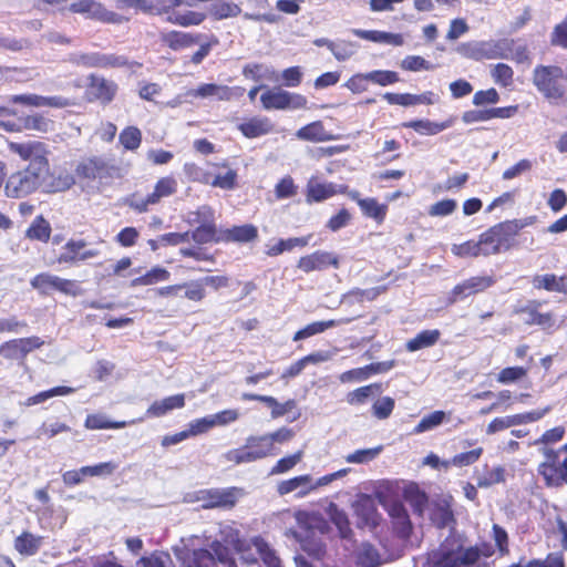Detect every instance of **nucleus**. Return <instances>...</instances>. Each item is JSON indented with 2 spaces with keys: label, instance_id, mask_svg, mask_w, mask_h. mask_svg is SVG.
Returning a JSON list of instances; mask_svg holds the SVG:
<instances>
[{
  "label": "nucleus",
  "instance_id": "nucleus-22",
  "mask_svg": "<svg viewBox=\"0 0 567 567\" xmlns=\"http://www.w3.org/2000/svg\"><path fill=\"white\" fill-rule=\"evenodd\" d=\"M540 301L529 300L525 306L517 308L515 313L527 315L525 319V324L527 326H538L544 330L551 329L555 326L554 313L550 311L540 312Z\"/></svg>",
  "mask_w": 567,
  "mask_h": 567
},
{
  "label": "nucleus",
  "instance_id": "nucleus-6",
  "mask_svg": "<svg viewBox=\"0 0 567 567\" xmlns=\"http://www.w3.org/2000/svg\"><path fill=\"white\" fill-rule=\"evenodd\" d=\"M276 447L271 445V441L264 435H250L246 439L243 446L229 450L225 454V458L236 465L243 463H251L258 460L275 455Z\"/></svg>",
  "mask_w": 567,
  "mask_h": 567
},
{
  "label": "nucleus",
  "instance_id": "nucleus-7",
  "mask_svg": "<svg viewBox=\"0 0 567 567\" xmlns=\"http://www.w3.org/2000/svg\"><path fill=\"white\" fill-rule=\"evenodd\" d=\"M75 175L81 179H97L100 184L109 185L114 179L122 178V169L101 156H91L82 159L76 165Z\"/></svg>",
  "mask_w": 567,
  "mask_h": 567
},
{
  "label": "nucleus",
  "instance_id": "nucleus-12",
  "mask_svg": "<svg viewBox=\"0 0 567 567\" xmlns=\"http://www.w3.org/2000/svg\"><path fill=\"white\" fill-rule=\"evenodd\" d=\"M177 192V182L173 176L161 177L152 193L144 198L128 199L127 205L138 214L146 213L150 206L157 205L163 198L169 197Z\"/></svg>",
  "mask_w": 567,
  "mask_h": 567
},
{
  "label": "nucleus",
  "instance_id": "nucleus-27",
  "mask_svg": "<svg viewBox=\"0 0 567 567\" xmlns=\"http://www.w3.org/2000/svg\"><path fill=\"white\" fill-rule=\"evenodd\" d=\"M185 406V394L178 393L154 401L146 410L147 417H162L176 409Z\"/></svg>",
  "mask_w": 567,
  "mask_h": 567
},
{
  "label": "nucleus",
  "instance_id": "nucleus-10",
  "mask_svg": "<svg viewBox=\"0 0 567 567\" xmlns=\"http://www.w3.org/2000/svg\"><path fill=\"white\" fill-rule=\"evenodd\" d=\"M260 102L265 110H299L307 107L306 96L291 93L280 87L267 89L260 95Z\"/></svg>",
  "mask_w": 567,
  "mask_h": 567
},
{
  "label": "nucleus",
  "instance_id": "nucleus-32",
  "mask_svg": "<svg viewBox=\"0 0 567 567\" xmlns=\"http://www.w3.org/2000/svg\"><path fill=\"white\" fill-rule=\"evenodd\" d=\"M454 123L453 118L443 122H433L430 120H412L403 122L402 127L412 128L421 135H436L444 130L451 127Z\"/></svg>",
  "mask_w": 567,
  "mask_h": 567
},
{
  "label": "nucleus",
  "instance_id": "nucleus-40",
  "mask_svg": "<svg viewBox=\"0 0 567 567\" xmlns=\"http://www.w3.org/2000/svg\"><path fill=\"white\" fill-rule=\"evenodd\" d=\"M440 337L441 331L439 329L422 330L405 343V348L409 352H415L434 346L440 340Z\"/></svg>",
  "mask_w": 567,
  "mask_h": 567
},
{
  "label": "nucleus",
  "instance_id": "nucleus-15",
  "mask_svg": "<svg viewBox=\"0 0 567 567\" xmlns=\"http://www.w3.org/2000/svg\"><path fill=\"white\" fill-rule=\"evenodd\" d=\"M495 282L494 276H472L452 288L449 295V302L455 303L471 296L484 292L494 286Z\"/></svg>",
  "mask_w": 567,
  "mask_h": 567
},
{
  "label": "nucleus",
  "instance_id": "nucleus-62",
  "mask_svg": "<svg viewBox=\"0 0 567 567\" xmlns=\"http://www.w3.org/2000/svg\"><path fill=\"white\" fill-rule=\"evenodd\" d=\"M183 172L188 182L200 183L207 185L209 182V173L205 172L196 163L187 162L183 166Z\"/></svg>",
  "mask_w": 567,
  "mask_h": 567
},
{
  "label": "nucleus",
  "instance_id": "nucleus-56",
  "mask_svg": "<svg viewBox=\"0 0 567 567\" xmlns=\"http://www.w3.org/2000/svg\"><path fill=\"white\" fill-rule=\"evenodd\" d=\"M205 42L199 44V48L192 54L190 63L194 65L200 64L210 53L213 48L219 44V39L215 34L204 35Z\"/></svg>",
  "mask_w": 567,
  "mask_h": 567
},
{
  "label": "nucleus",
  "instance_id": "nucleus-41",
  "mask_svg": "<svg viewBox=\"0 0 567 567\" xmlns=\"http://www.w3.org/2000/svg\"><path fill=\"white\" fill-rule=\"evenodd\" d=\"M328 513L330 520L338 528L339 536L343 539H350L353 536V532L351 529L347 513L343 509H340L334 503L329 505Z\"/></svg>",
  "mask_w": 567,
  "mask_h": 567
},
{
  "label": "nucleus",
  "instance_id": "nucleus-16",
  "mask_svg": "<svg viewBox=\"0 0 567 567\" xmlns=\"http://www.w3.org/2000/svg\"><path fill=\"white\" fill-rule=\"evenodd\" d=\"M53 122L42 113H32L20 117L18 121H0V128L8 133H20L22 131H35L47 133L51 130Z\"/></svg>",
  "mask_w": 567,
  "mask_h": 567
},
{
  "label": "nucleus",
  "instance_id": "nucleus-54",
  "mask_svg": "<svg viewBox=\"0 0 567 567\" xmlns=\"http://www.w3.org/2000/svg\"><path fill=\"white\" fill-rule=\"evenodd\" d=\"M268 408L271 409V417L278 419L287 413L291 412L297 406V402L293 399H289L284 403H279L276 398L271 395H265L264 402Z\"/></svg>",
  "mask_w": 567,
  "mask_h": 567
},
{
  "label": "nucleus",
  "instance_id": "nucleus-58",
  "mask_svg": "<svg viewBox=\"0 0 567 567\" xmlns=\"http://www.w3.org/2000/svg\"><path fill=\"white\" fill-rule=\"evenodd\" d=\"M445 419L444 411H434L421 419V421L413 429L414 434H420L430 431L443 423Z\"/></svg>",
  "mask_w": 567,
  "mask_h": 567
},
{
  "label": "nucleus",
  "instance_id": "nucleus-53",
  "mask_svg": "<svg viewBox=\"0 0 567 567\" xmlns=\"http://www.w3.org/2000/svg\"><path fill=\"white\" fill-rule=\"evenodd\" d=\"M391 515L396 519L395 528L398 529L400 536L409 537L412 530V524L403 505H393L391 509Z\"/></svg>",
  "mask_w": 567,
  "mask_h": 567
},
{
  "label": "nucleus",
  "instance_id": "nucleus-3",
  "mask_svg": "<svg viewBox=\"0 0 567 567\" xmlns=\"http://www.w3.org/2000/svg\"><path fill=\"white\" fill-rule=\"evenodd\" d=\"M179 558L185 567H238L230 548L219 540L209 548H186Z\"/></svg>",
  "mask_w": 567,
  "mask_h": 567
},
{
  "label": "nucleus",
  "instance_id": "nucleus-45",
  "mask_svg": "<svg viewBox=\"0 0 567 567\" xmlns=\"http://www.w3.org/2000/svg\"><path fill=\"white\" fill-rule=\"evenodd\" d=\"M338 323L339 322L336 320L313 321V322L307 324L306 327H303L302 329L298 330L293 334L292 340L300 341V340L308 339L312 336L322 333L326 330L338 326Z\"/></svg>",
  "mask_w": 567,
  "mask_h": 567
},
{
  "label": "nucleus",
  "instance_id": "nucleus-46",
  "mask_svg": "<svg viewBox=\"0 0 567 567\" xmlns=\"http://www.w3.org/2000/svg\"><path fill=\"white\" fill-rule=\"evenodd\" d=\"M451 251L458 258H477L483 256L480 237L477 240L470 239L464 243L453 245Z\"/></svg>",
  "mask_w": 567,
  "mask_h": 567
},
{
  "label": "nucleus",
  "instance_id": "nucleus-1",
  "mask_svg": "<svg viewBox=\"0 0 567 567\" xmlns=\"http://www.w3.org/2000/svg\"><path fill=\"white\" fill-rule=\"evenodd\" d=\"M8 147L20 159L29 162L24 167L10 175L7 174L3 193L8 198L18 199L37 192L53 193L61 189L45 184L50 175V162L49 152L43 142H11Z\"/></svg>",
  "mask_w": 567,
  "mask_h": 567
},
{
  "label": "nucleus",
  "instance_id": "nucleus-33",
  "mask_svg": "<svg viewBox=\"0 0 567 567\" xmlns=\"http://www.w3.org/2000/svg\"><path fill=\"white\" fill-rule=\"evenodd\" d=\"M338 194V186L332 183L310 181L306 188L307 203H320Z\"/></svg>",
  "mask_w": 567,
  "mask_h": 567
},
{
  "label": "nucleus",
  "instance_id": "nucleus-26",
  "mask_svg": "<svg viewBox=\"0 0 567 567\" xmlns=\"http://www.w3.org/2000/svg\"><path fill=\"white\" fill-rule=\"evenodd\" d=\"M258 228L255 225L245 224L223 229V235L220 239L225 244H247L255 241L258 238Z\"/></svg>",
  "mask_w": 567,
  "mask_h": 567
},
{
  "label": "nucleus",
  "instance_id": "nucleus-24",
  "mask_svg": "<svg viewBox=\"0 0 567 567\" xmlns=\"http://www.w3.org/2000/svg\"><path fill=\"white\" fill-rule=\"evenodd\" d=\"M275 130L270 118L254 116L238 125V131L247 138H257L272 133Z\"/></svg>",
  "mask_w": 567,
  "mask_h": 567
},
{
  "label": "nucleus",
  "instance_id": "nucleus-35",
  "mask_svg": "<svg viewBox=\"0 0 567 567\" xmlns=\"http://www.w3.org/2000/svg\"><path fill=\"white\" fill-rule=\"evenodd\" d=\"M352 33L360 39L375 42V43H390L393 45H402L403 44V38L399 33H390V32L378 31V30H361V29H353Z\"/></svg>",
  "mask_w": 567,
  "mask_h": 567
},
{
  "label": "nucleus",
  "instance_id": "nucleus-31",
  "mask_svg": "<svg viewBox=\"0 0 567 567\" xmlns=\"http://www.w3.org/2000/svg\"><path fill=\"white\" fill-rule=\"evenodd\" d=\"M52 235V227L50 221L43 216L38 215L31 221L24 231V237L30 241H39L42 244L49 243Z\"/></svg>",
  "mask_w": 567,
  "mask_h": 567
},
{
  "label": "nucleus",
  "instance_id": "nucleus-43",
  "mask_svg": "<svg viewBox=\"0 0 567 567\" xmlns=\"http://www.w3.org/2000/svg\"><path fill=\"white\" fill-rule=\"evenodd\" d=\"M143 135L137 126L124 127L118 135V142L124 151L135 152L142 144Z\"/></svg>",
  "mask_w": 567,
  "mask_h": 567
},
{
  "label": "nucleus",
  "instance_id": "nucleus-20",
  "mask_svg": "<svg viewBox=\"0 0 567 567\" xmlns=\"http://www.w3.org/2000/svg\"><path fill=\"white\" fill-rule=\"evenodd\" d=\"M244 93V89L240 86L230 87L228 85H221L216 83H204L192 89L187 92L190 97H214L218 101H230L235 97L240 96Z\"/></svg>",
  "mask_w": 567,
  "mask_h": 567
},
{
  "label": "nucleus",
  "instance_id": "nucleus-13",
  "mask_svg": "<svg viewBox=\"0 0 567 567\" xmlns=\"http://www.w3.org/2000/svg\"><path fill=\"white\" fill-rule=\"evenodd\" d=\"M43 344L44 341L38 336L10 339L0 344V355L9 361L23 363L29 353Z\"/></svg>",
  "mask_w": 567,
  "mask_h": 567
},
{
  "label": "nucleus",
  "instance_id": "nucleus-30",
  "mask_svg": "<svg viewBox=\"0 0 567 567\" xmlns=\"http://www.w3.org/2000/svg\"><path fill=\"white\" fill-rule=\"evenodd\" d=\"M296 137L312 143L328 142L334 138V136L326 130L322 121H313L303 125L296 132Z\"/></svg>",
  "mask_w": 567,
  "mask_h": 567
},
{
  "label": "nucleus",
  "instance_id": "nucleus-8",
  "mask_svg": "<svg viewBox=\"0 0 567 567\" xmlns=\"http://www.w3.org/2000/svg\"><path fill=\"white\" fill-rule=\"evenodd\" d=\"M544 461L538 464L537 473L547 487H561L567 485V455L563 458L559 451L551 447L542 449Z\"/></svg>",
  "mask_w": 567,
  "mask_h": 567
},
{
  "label": "nucleus",
  "instance_id": "nucleus-37",
  "mask_svg": "<svg viewBox=\"0 0 567 567\" xmlns=\"http://www.w3.org/2000/svg\"><path fill=\"white\" fill-rule=\"evenodd\" d=\"M311 235L303 237H291L287 239H279L277 244L268 246L265 254L268 257H277L285 251H291L296 247L303 248L309 245Z\"/></svg>",
  "mask_w": 567,
  "mask_h": 567
},
{
  "label": "nucleus",
  "instance_id": "nucleus-21",
  "mask_svg": "<svg viewBox=\"0 0 567 567\" xmlns=\"http://www.w3.org/2000/svg\"><path fill=\"white\" fill-rule=\"evenodd\" d=\"M86 246L83 239H70L63 246V251L56 257L58 265H76L80 261L97 256V251L93 249L84 250Z\"/></svg>",
  "mask_w": 567,
  "mask_h": 567
},
{
  "label": "nucleus",
  "instance_id": "nucleus-44",
  "mask_svg": "<svg viewBox=\"0 0 567 567\" xmlns=\"http://www.w3.org/2000/svg\"><path fill=\"white\" fill-rule=\"evenodd\" d=\"M81 63L86 68H114L118 66V59L114 55H106L99 52L86 53L80 56Z\"/></svg>",
  "mask_w": 567,
  "mask_h": 567
},
{
  "label": "nucleus",
  "instance_id": "nucleus-63",
  "mask_svg": "<svg viewBox=\"0 0 567 567\" xmlns=\"http://www.w3.org/2000/svg\"><path fill=\"white\" fill-rule=\"evenodd\" d=\"M527 372L524 367H507L498 372L496 380L502 384H509L525 378Z\"/></svg>",
  "mask_w": 567,
  "mask_h": 567
},
{
  "label": "nucleus",
  "instance_id": "nucleus-18",
  "mask_svg": "<svg viewBox=\"0 0 567 567\" xmlns=\"http://www.w3.org/2000/svg\"><path fill=\"white\" fill-rule=\"evenodd\" d=\"M9 101L13 104L34 107L48 106L53 109H65L78 105V101L75 99L64 96H42L38 94H16L11 95Z\"/></svg>",
  "mask_w": 567,
  "mask_h": 567
},
{
  "label": "nucleus",
  "instance_id": "nucleus-25",
  "mask_svg": "<svg viewBox=\"0 0 567 567\" xmlns=\"http://www.w3.org/2000/svg\"><path fill=\"white\" fill-rule=\"evenodd\" d=\"M250 12H246L244 18L255 22H266L268 24H276L281 21V17L269 11V0H248Z\"/></svg>",
  "mask_w": 567,
  "mask_h": 567
},
{
  "label": "nucleus",
  "instance_id": "nucleus-4",
  "mask_svg": "<svg viewBox=\"0 0 567 567\" xmlns=\"http://www.w3.org/2000/svg\"><path fill=\"white\" fill-rule=\"evenodd\" d=\"M522 226L517 220H505L480 234L483 257L499 255L515 246Z\"/></svg>",
  "mask_w": 567,
  "mask_h": 567
},
{
  "label": "nucleus",
  "instance_id": "nucleus-51",
  "mask_svg": "<svg viewBox=\"0 0 567 567\" xmlns=\"http://www.w3.org/2000/svg\"><path fill=\"white\" fill-rule=\"evenodd\" d=\"M74 390L70 386H65V385H59V386H54L52 389H49V390H45V391H42V392H39L32 396H29L23 405L24 406H31V405H35V404H40L53 396H58V395H68L70 393H72Z\"/></svg>",
  "mask_w": 567,
  "mask_h": 567
},
{
  "label": "nucleus",
  "instance_id": "nucleus-38",
  "mask_svg": "<svg viewBox=\"0 0 567 567\" xmlns=\"http://www.w3.org/2000/svg\"><path fill=\"white\" fill-rule=\"evenodd\" d=\"M171 278V272L162 267L154 266L150 270H147L144 275L136 277L131 280V287H141V286H153L158 282L167 281Z\"/></svg>",
  "mask_w": 567,
  "mask_h": 567
},
{
  "label": "nucleus",
  "instance_id": "nucleus-36",
  "mask_svg": "<svg viewBox=\"0 0 567 567\" xmlns=\"http://www.w3.org/2000/svg\"><path fill=\"white\" fill-rule=\"evenodd\" d=\"M140 417L137 422H142ZM136 421H110L103 414L93 413L85 417L84 426L89 430H106V429H123L127 425L135 424Z\"/></svg>",
  "mask_w": 567,
  "mask_h": 567
},
{
  "label": "nucleus",
  "instance_id": "nucleus-29",
  "mask_svg": "<svg viewBox=\"0 0 567 567\" xmlns=\"http://www.w3.org/2000/svg\"><path fill=\"white\" fill-rule=\"evenodd\" d=\"M297 489H299L297 494L299 497H305L311 492H313L311 475L303 474L295 476L289 480L281 481L277 485V492L281 496L287 495Z\"/></svg>",
  "mask_w": 567,
  "mask_h": 567
},
{
  "label": "nucleus",
  "instance_id": "nucleus-57",
  "mask_svg": "<svg viewBox=\"0 0 567 567\" xmlns=\"http://www.w3.org/2000/svg\"><path fill=\"white\" fill-rule=\"evenodd\" d=\"M302 456L303 452L299 450L291 455L281 457L270 468L269 475H279L291 471L302 460Z\"/></svg>",
  "mask_w": 567,
  "mask_h": 567
},
{
  "label": "nucleus",
  "instance_id": "nucleus-60",
  "mask_svg": "<svg viewBox=\"0 0 567 567\" xmlns=\"http://www.w3.org/2000/svg\"><path fill=\"white\" fill-rule=\"evenodd\" d=\"M482 454L483 447H476L471 451L454 455L452 460L445 462L444 465L447 466L449 464H452L457 467L470 466L476 463L481 458Z\"/></svg>",
  "mask_w": 567,
  "mask_h": 567
},
{
  "label": "nucleus",
  "instance_id": "nucleus-64",
  "mask_svg": "<svg viewBox=\"0 0 567 567\" xmlns=\"http://www.w3.org/2000/svg\"><path fill=\"white\" fill-rule=\"evenodd\" d=\"M550 44L567 49V17L555 25L550 35Z\"/></svg>",
  "mask_w": 567,
  "mask_h": 567
},
{
  "label": "nucleus",
  "instance_id": "nucleus-19",
  "mask_svg": "<svg viewBox=\"0 0 567 567\" xmlns=\"http://www.w3.org/2000/svg\"><path fill=\"white\" fill-rule=\"evenodd\" d=\"M240 488H210L202 492L199 499L204 508H233L237 501Z\"/></svg>",
  "mask_w": 567,
  "mask_h": 567
},
{
  "label": "nucleus",
  "instance_id": "nucleus-49",
  "mask_svg": "<svg viewBox=\"0 0 567 567\" xmlns=\"http://www.w3.org/2000/svg\"><path fill=\"white\" fill-rule=\"evenodd\" d=\"M181 286L184 292L181 297L192 302L199 303L206 298L207 292L200 279L181 282Z\"/></svg>",
  "mask_w": 567,
  "mask_h": 567
},
{
  "label": "nucleus",
  "instance_id": "nucleus-14",
  "mask_svg": "<svg viewBox=\"0 0 567 567\" xmlns=\"http://www.w3.org/2000/svg\"><path fill=\"white\" fill-rule=\"evenodd\" d=\"M117 91L118 85L113 80L97 74L87 76L85 97L90 103L99 102L102 105H109L115 99Z\"/></svg>",
  "mask_w": 567,
  "mask_h": 567
},
{
  "label": "nucleus",
  "instance_id": "nucleus-61",
  "mask_svg": "<svg viewBox=\"0 0 567 567\" xmlns=\"http://www.w3.org/2000/svg\"><path fill=\"white\" fill-rule=\"evenodd\" d=\"M367 78H369L370 82L380 86L392 85L400 81L398 72L390 70H374L368 72Z\"/></svg>",
  "mask_w": 567,
  "mask_h": 567
},
{
  "label": "nucleus",
  "instance_id": "nucleus-55",
  "mask_svg": "<svg viewBox=\"0 0 567 567\" xmlns=\"http://www.w3.org/2000/svg\"><path fill=\"white\" fill-rule=\"evenodd\" d=\"M255 546L260 559L267 567H281L280 558L266 540L258 538L255 542Z\"/></svg>",
  "mask_w": 567,
  "mask_h": 567
},
{
  "label": "nucleus",
  "instance_id": "nucleus-59",
  "mask_svg": "<svg viewBox=\"0 0 567 567\" xmlns=\"http://www.w3.org/2000/svg\"><path fill=\"white\" fill-rule=\"evenodd\" d=\"M548 411H549V409L546 408L544 410H534V411H529V412L508 415V416H506L507 422H508V427L536 422V421L540 420L542 417H544Z\"/></svg>",
  "mask_w": 567,
  "mask_h": 567
},
{
  "label": "nucleus",
  "instance_id": "nucleus-9",
  "mask_svg": "<svg viewBox=\"0 0 567 567\" xmlns=\"http://www.w3.org/2000/svg\"><path fill=\"white\" fill-rule=\"evenodd\" d=\"M194 215L196 216L195 221L199 225L189 231V239L198 245L223 243L220 239L223 229H217L214 210L210 206L203 205L198 207Z\"/></svg>",
  "mask_w": 567,
  "mask_h": 567
},
{
  "label": "nucleus",
  "instance_id": "nucleus-11",
  "mask_svg": "<svg viewBox=\"0 0 567 567\" xmlns=\"http://www.w3.org/2000/svg\"><path fill=\"white\" fill-rule=\"evenodd\" d=\"M31 287L42 295H49L51 291H59L66 296L76 297L82 293V289L76 280L61 278L49 272L35 275L31 281Z\"/></svg>",
  "mask_w": 567,
  "mask_h": 567
},
{
  "label": "nucleus",
  "instance_id": "nucleus-34",
  "mask_svg": "<svg viewBox=\"0 0 567 567\" xmlns=\"http://www.w3.org/2000/svg\"><path fill=\"white\" fill-rule=\"evenodd\" d=\"M42 536L33 535L28 530H23L18 537L14 539V549L22 556H33L35 555L40 547L42 546Z\"/></svg>",
  "mask_w": 567,
  "mask_h": 567
},
{
  "label": "nucleus",
  "instance_id": "nucleus-23",
  "mask_svg": "<svg viewBox=\"0 0 567 567\" xmlns=\"http://www.w3.org/2000/svg\"><path fill=\"white\" fill-rule=\"evenodd\" d=\"M203 39L202 33L169 30L161 33V41L173 51H179L197 44Z\"/></svg>",
  "mask_w": 567,
  "mask_h": 567
},
{
  "label": "nucleus",
  "instance_id": "nucleus-50",
  "mask_svg": "<svg viewBox=\"0 0 567 567\" xmlns=\"http://www.w3.org/2000/svg\"><path fill=\"white\" fill-rule=\"evenodd\" d=\"M491 76L493 81L502 86L508 87L514 83V70L506 63H497L491 69Z\"/></svg>",
  "mask_w": 567,
  "mask_h": 567
},
{
  "label": "nucleus",
  "instance_id": "nucleus-17",
  "mask_svg": "<svg viewBox=\"0 0 567 567\" xmlns=\"http://www.w3.org/2000/svg\"><path fill=\"white\" fill-rule=\"evenodd\" d=\"M339 257L330 251L316 250L311 254L305 255L299 258L297 268L306 274L312 271H322L330 267L339 268Z\"/></svg>",
  "mask_w": 567,
  "mask_h": 567
},
{
  "label": "nucleus",
  "instance_id": "nucleus-28",
  "mask_svg": "<svg viewBox=\"0 0 567 567\" xmlns=\"http://www.w3.org/2000/svg\"><path fill=\"white\" fill-rule=\"evenodd\" d=\"M534 289L567 295V275H535L532 279Z\"/></svg>",
  "mask_w": 567,
  "mask_h": 567
},
{
  "label": "nucleus",
  "instance_id": "nucleus-52",
  "mask_svg": "<svg viewBox=\"0 0 567 567\" xmlns=\"http://www.w3.org/2000/svg\"><path fill=\"white\" fill-rule=\"evenodd\" d=\"M355 561L359 567H377L380 564V554L373 545L363 544Z\"/></svg>",
  "mask_w": 567,
  "mask_h": 567
},
{
  "label": "nucleus",
  "instance_id": "nucleus-39",
  "mask_svg": "<svg viewBox=\"0 0 567 567\" xmlns=\"http://www.w3.org/2000/svg\"><path fill=\"white\" fill-rule=\"evenodd\" d=\"M363 216L373 219L378 225L383 224L388 214V205L381 204L374 197H367L360 202Z\"/></svg>",
  "mask_w": 567,
  "mask_h": 567
},
{
  "label": "nucleus",
  "instance_id": "nucleus-2",
  "mask_svg": "<svg viewBox=\"0 0 567 567\" xmlns=\"http://www.w3.org/2000/svg\"><path fill=\"white\" fill-rule=\"evenodd\" d=\"M495 553L494 547L483 542L465 547L463 542L455 536L446 537L440 546L429 553V567H488V564H480L481 557L488 558Z\"/></svg>",
  "mask_w": 567,
  "mask_h": 567
},
{
  "label": "nucleus",
  "instance_id": "nucleus-48",
  "mask_svg": "<svg viewBox=\"0 0 567 567\" xmlns=\"http://www.w3.org/2000/svg\"><path fill=\"white\" fill-rule=\"evenodd\" d=\"M209 12L214 20H224L240 16L241 8L237 3L221 1L212 4Z\"/></svg>",
  "mask_w": 567,
  "mask_h": 567
},
{
  "label": "nucleus",
  "instance_id": "nucleus-5",
  "mask_svg": "<svg viewBox=\"0 0 567 567\" xmlns=\"http://www.w3.org/2000/svg\"><path fill=\"white\" fill-rule=\"evenodd\" d=\"M566 75L558 65H536L533 71V84L547 100L560 101L566 95Z\"/></svg>",
  "mask_w": 567,
  "mask_h": 567
},
{
  "label": "nucleus",
  "instance_id": "nucleus-42",
  "mask_svg": "<svg viewBox=\"0 0 567 567\" xmlns=\"http://www.w3.org/2000/svg\"><path fill=\"white\" fill-rule=\"evenodd\" d=\"M216 167L227 168L225 174H218L212 178L209 175V182L207 185L218 187L225 190L235 189L238 186V174L236 169L229 168L227 163L215 164Z\"/></svg>",
  "mask_w": 567,
  "mask_h": 567
},
{
  "label": "nucleus",
  "instance_id": "nucleus-47",
  "mask_svg": "<svg viewBox=\"0 0 567 567\" xmlns=\"http://www.w3.org/2000/svg\"><path fill=\"white\" fill-rule=\"evenodd\" d=\"M324 360L320 352H315L302 357L292 364H290L281 374V379H290L299 375L309 363H319Z\"/></svg>",
  "mask_w": 567,
  "mask_h": 567
}]
</instances>
